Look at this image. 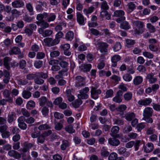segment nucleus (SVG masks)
Listing matches in <instances>:
<instances>
[{"mask_svg":"<svg viewBox=\"0 0 160 160\" xmlns=\"http://www.w3.org/2000/svg\"><path fill=\"white\" fill-rule=\"evenodd\" d=\"M47 21L42 20L41 21V28H40L44 29L46 28H48L49 27V24Z\"/></svg>","mask_w":160,"mask_h":160,"instance_id":"56","label":"nucleus"},{"mask_svg":"<svg viewBox=\"0 0 160 160\" xmlns=\"http://www.w3.org/2000/svg\"><path fill=\"white\" fill-rule=\"evenodd\" d=\"M60 48L64 51V54L67 56H69L71 55V53L68 50L70 48V45L68 43H66L62 44L60 46Z\"/></svg>","mask_w":160,"mask_h":160,"instance_id":"15","label":"nucleus"},{"mask_svg":"<svg viewBox=\"0 0 160 160\" xmlns=\"http://www.w3.org/2000/svg\"><path fill=\"white\" fill-rule=\"evenodd\" d=\"M38 32L40 34H41L44 37L50 36L53 33V31L52 30L50 29L44 30V29L43 30L41 28L38 29Z\"/></svg>","mask_w":160,"mask_h":160,"instance_id":"8","label":"nucleus"},{"mask_svg":"<svg viewBox=\"0 0 160 160\" xmlns=\"http://www.w3.org/2000/svg\"><path fill=\"white\" fill-rule=\"evenodd\" d=\"M113 94V91L111 89H109L107 90L106 92L105 98H108L110 97H111L112 96Z\"/></svg>","mask_w":160,"mask_h":160,"instance_id":"62","label":"nucleus"},{"mask_svg":"<svg viewBox=\"0 0 160 160\" xmlns=\"http://www.w3.org/2000/svg\"><path fill=\"white\" fill-rule=\"evenodd\" d=\"M123 94V92L120 90L118 91L116 95L112 99V101L117 103H119L122 101V96Z\"/></svg>","mask_w":160,"mask_h":160,"instance_id":"7","label":"nucleus"},{"mask_svg":"<svg viewBox=\"0 0 160 160\" xmlns=\"http://www.w3.org/2000/svg\"><path fill=\"white\" fill-rule=\"evenodd\" d=\"M94 8L93 7H90L88 9L84 8L83 10L84 13L88 14L92 12L93 11Z\"/></svg>","mask_w":160,"mask_h":160,"instance_id":"53","label":"nucleus"},{"mask_svg":"<svg viewBox=\"0 0 160 160\" xmlns=\"http://www.w3.org/2000/svg\"><path fill=\"white\" fill-rule=\"evenodd\" d=\"M111 74V72L110 71L106 72L104 70H101L99 72V75L100 77H102L106 76L107 77H109Z\"/></svg>","mask_w":160,"mask_h":160,"instance_id":"42","label":"nucleus"},{"mask_svg":"<svg viewBox=\"0 0 160 160\" xmlns=\"http://www.w3.org/2000/svg\"><path fill=\"white\" fill-rule=\"evenodd\" d=\"M47 99L45 96H42L39 99V105L40 106H44L47 102Z\"/></svg>","mask_w":160,"mask_h":160,"instance_id":"37","label":"nucleus"},{"mask_svg":"<svg viewBox=\"0 0 160 160\" xmlns=\"http://www.w3.org/2000/svg\"><path fill=\"white\" fill-rule=\"evenodd\" d=\"M101 156L102 157H107L109 155V152L108 149L105 147L102 148L101 151Z\"/></svg>","mask_w":160,"mask_h":160,"instance_id":"28","label":"nucleus"},{"mask_svg":"<svg viewBox=\"0 0 160 160\" xmlns=\"http://www.w3.org/2000/svg\"><path fill=\"white\" fill-rule=\"evenodd\" d=\"M21 112L23 116L28 118L30 116V114L28 111L25 108H22L21 110Z\"/></svg>","mask_w":160,"mask_h":160,"instance_id":"58","label":"nucleus"},{"mask_svg":"<svg viewBox=\"0 0 160 160\" xmlns=\"http://www.w3.org/2000/svg\"><path fill=\"white\" fill-rule=\"evenodd\" d=\"M108 144L112 146H117L120 143L119 140L116 138H110L108 139Z\"/></svg>","mask_w":160,"mask_h":160,"instance_id":"13","label":"nucleus"},{"mask_svg":"<svg viewBox=\"0 0 160 160\" xmlns=\"http://www.w3.org/2000/svg\"><path fill=\"white\" fill-rule=\"evenodd\" d=\"M77 19L79 24L82 25H84L85 24L84 18L80 12L77 13Z\"/></svg>","mask_w":160,"mask_h":160,"instance_id":"21","label":"nucleus"},{"mask_svg":"<svg viewBox=\"0 0 160 160\" xmlns=\"http://www.w3.org/2000/svg\"><path fill=\"white\" fill-rule=\"evenodd\" d=\"M102 1V2L101 3V9L102 10H108L109 8V7L107 4V2L106 1L104 0Z\"/></svg>","mask_w":160,"mask_h":160,"instance_id":"44","label":"nucleus"},{"mask_svg":"<svg viewBox=\"0 0 160 160\" xmlns=\"http://www.w3.org/2000/svg\"><path fill=\"white\" fill-rule=\"evenodd\" d=\"M42 73L36 72L35 73H30L27 75L26 78L29 80L35 79L36 76H39L42 75Z\"/></svg>","mask_w":160,"mask_h":160,"instance_id":"23","label":"nucleus"},{"mask_svg":"<svg viewBox=\"0 0 160 160\" xmlns=\"http://www.w3.org/2000/svg\"><path fill=\"white\" fill-rule=\"evenodd\" d=\"M21 156H22V158L23 160H29L31 158L28 152L26 153H21Z\"/></svg>","mask_w":160,"mask_h":160,"instance_id":"43","label":"nucleus"},{"mask_svg":"<svg viewBox=\"0 0 160 160\" xmlns=\"http://www.w3.org/2000/svg\"><path fill=\"white\" fill-rule=\"evenodd\" d=\"M146 79L150 83H153L157 81V78L154 76V74L150 72L147 74Z\"/></svg>","mask_w":160,"mask_h":160,"instance_id":"12","label":"nucleus"},{"mask_svg":"<svg viewBox=\"0 0 160 160\" xmlns=\"http://www.w3.org/2000/svg\"><path fill=\"white\" fill-rule=\"evenodd\" d=\"M38 72L42 73V75L39 76H36L34 79V82L38 85H42L44 82L43 79H46L48 77V75L47 73H44L42 72Z\"/></svg>","mask_w":160,"mask_h":160,"instance_id":"5","label":"nucleus"},{"mask_svg":"<svg viewBox=\"0 0 160 160\" xmlns=\"http://www.w3.org/2000/svg\"><path fill=\"white\" fill-rule=\"evenodd\" d=\"M119 128L118 126H114L111 129V133L110 134L112 137L115 136V134L118 133L119 131Z\"/></svg>","mask_w":160,"mask_h":160,"instance_id":"27","label":"nucleus"},{"mask_svg":"<svg viewBox=\"0 0 160 160\" xmlns=\"http://www.w3.org/2000/svg\"><path fill=\"white\" fill-rule=\"evenodd\" d=\"M125 46L128 48H130L133 46L135 43V41L134 40L127 39H125Z\"/></svg>","mask_w":160,"mask_h":160,"instance_id":"24","label":"nucleus"},{"mask_svg":"<svg viewBox=\"0 0 160 160\" xmlns=\"http://www.w3.org/2000/svg\"><path fill=\"white\" fill-rule=\"evenodd\" d=\"M147 28L151 32H154L156 31V28L154 26L150 23H148L146 25Z\"/></svg>","mask_w":160,"mask_h":160,"instance_id":"48","label":"nucleus"},{"mask_svg":"<svg viewBox=\"0 0 160 160\" xmlns=\"http://www.w3.org/2000/svg\"><path fill=\"white\" fill-rule=\"evenodd\" d=\"M94 44L100 50V52L103 55L107 54L108 53V45L106 42H102L99 40L94 39Z\"/></svg>","mask_w":160,"mask_h":160,"instance_id":"1","label":"nucleus"},{"mask_svg":"<svg viewBox=\"0 0 160 160\" xmlns=\"http://www.w3.org/2000/svg\"><path fill=\"white\" fill-rule=\"evenodd\" d=\"M12 6L14 8H21L24 6V3L22 0H15L12 2Z\"/></svg>","mask_w":160,"mask_h":160,"instance_id":"11","label":"nucleus"},{"mask_svg":"<svg viewBox=\"0 0 160 160\" xmlns=\"http://www.w3.org/2000/svg\"><path fill=\"white\" fill-rule=\"evenodd\" d=\"M118 153L120 155H122L125 157H129L130 153L129 151H126V149L124 147H121L118 150Z\"/></svg>","mask_w":160,"mask_h":160,"instance_id":"17","label":"nucleus"},{"mask_svg":"<svg viewBox=\"0 0 160 160\" xmlns=\"http://www.w3.org/2000/svg\"><path fill=\"white\" fill-rule=\"evenodd\" d=\"M153 112L152 109L150 107L146 108L143 110V117L152 116Z\"/></svg>","mask_w":160,"mask_h":160,"instance_id":"19","label":"nucleus"},{"mask_svg":"<svg viewBox=\"0 0 160 160\" xmlns=\"http://www.w3.org/2000/svg\"><path fill=\"white\" fill-rule=\"evenodd\" d=\"M26 8L29 12L30 13V15L34 14L32 6L30 3H28L26 5Z\"/></svg>","mask_w":160,"mask_h":160,"instance_id":"50","label":"nucleus"},{"mask_svg":"<svg viewBox=\"0 0 160 160\" xmlns=\"http://www.w3.org/2000/svg\"><path fill=\"white\" fill-rule=\"evenodd\" d=\"M23 97L25 99H28L31 96V93L28 91H24L22 93Z\"/></svg>","mask_w":160,"mask_h":160,"instance_id":"45","label":"nucleus"},{"mask_svg":"<svg viewBox=\"0 0 160 160\" xmlns=\"http://www.w3.org/2000/svg\"><path fill=\"white\" fill-rule=\"evenodd\" d=\"M82 103V101L81 100H77L75 101L73 104V105L74 107L77 108L79 107Z\"/></svg>","mask_w":160,"mask_h":160,"instance_id":"64","label":"nucleus"},{"mask_svg":"<svg viewBox=\"0 0 160 160\" xmlns=\"http://www.w3.org/2000/svg\"><path fill=\"white\" fill-rule=\"evenodd\" d=\"M133 24L138 29H136L135 30L134 32L135 34L142 33L144 32V29L143 28L144 25L143 22L136 20L133 22Z\"/></svg>","mask_w":160,"mask_h":160,"instance_id":"4","label":"nucleus"},{"mask_svg":"<svg viewBox=\"0 0 160 160\" xmlns=\"http://www.w3.org/2000/svg\"><path fill=\"white\" fill-rule=\"evenodd\" d=\"M11 60V58L8 57H6L3 59L4 65L8 70L10 69V67L9 64V62Z\"/></svg>","mask_w":160,"mask_h":160,"instance_id":"30","label":"nucleus"},{"mask_svg":"<svg viewBox=\"0 0 160 160\" xmlns=\"http://www.w3.org/2000/svg\"><path fill=\"white\" fill-rule=\"evenodd\" d=\"M121 57L118 55H115L112 57L111 59L112 63L111 66L113 67H115L117 66V62L121 59Z\"/></svg>","mask_w":160,"mask_h":160,"instance_id":"18","label":"nucleus"},{"mask_svg":"<svg viewBox=\"0 0 160 160\" xmlns=\"http://www.w3.org/2000/svg\"><path fill=\"white\" fill-rule=\"evenodd\" d=\"M124 14V12L122 10H117L114 12L113 16L115 17H119L116 20V21L119 23L125 19V17L123 16Z\"/></svg>","mask_w":160,"mask_h":160,"instance_id":"6","label":"nucleus"},{"mask_svg":"<svg viewBox=\"0 0 160 160\" xmlns=\"http://www.w3.org/2000/svg\"><path fill=\"white\" fill-rule=\"evenodd\" d=\"M135 115L133 112H129L125 115V118L128 121H130L135 118Z\"/></svg>","mask_w":160,"mask_h":160,"instance_id":"26","label":"nucleus"},{"mask_svg":"<svg viewBox=\"0 0 160 160\" xmlns=\"http://www.w3.org/2000/svg\"><path fill=\"white\" fill-rule=\"evenodd\" d=\"M101 91L100 90L97 89L95 88L92 87L91 91V96L92 98L96 99L98 98V95L101 94Z\"/></svg>","mask_w":160,"mask_h":160,"instance_id":"9","label":"nucleus"},{"mask_svg":"<svg viewBox=\"0 0 160 160\" xmlns=\"http://www.w3.org/2000/svg\"><path fill=\"white\" fill-rule=\"evenodd\" d=\"M132 93L131 92H128L124 94L123 97L125 101H129L132 99Z\"/></svg>","mask_w":160,"mask_h":160,"instance_id":"38","label":"nucleus"},{"mask_svg":"<svg viewBox=\"0 0 160 160\" xmlns=\"http://www.w3.org/2000/svg\"><path fill=\"white\" fill-rule=\"evenodd\" d=\"M86 81V77L80 75L77 76L74 78V86L76 88L79 89L85 85Z\"/></svg>","mask_w":160,"mask_h":160,"instance_id":"2","label":"nucleus"},{"mask_svg":"<svg viewBox=\"0 0 160 160\" xmlns=\"http://www.w3.org/2000/svg\"><path fill=\"white\" fill-rule=\"evenodd\" d=\"M127 108V107L126 105L121 104L116 108V110L118 112H123Z\"/></svg>","mask_w":160,"mask_h":160,"instance_id":"41","label":"nucleus"},{"mask_svg":"<svg viewBox=\"0 0 160 160\" xmlns=\"http://www.w3.org/2000/svg\"><path fill=\"white\" fill-rule=\"evenodd\" d=\"M35 106V103L34 101L32 100L29 101L26 105V108L28 109L31 110L34 108Z\"/></svg>","mask_w":160,"mask_h":160,"instance_id":"36","label":"nucleus"},{"mask_svg":"<svg viewBox=\"0 0 160 160\" xmlns=\"http://www.w3.org/2000/svg\"><path fill=\"white\" fill-rule=\"evenodd\" d=\"M45 137L43 134H40L38 138L37 141L38 143H42L45 141Z\"/></svg>","mask_w":160,"mask_h":160,"instance_id":"59","label":"nucleus"},{"mask_svg":"<svg viewBox=\"0 0 160 160\" xmlns=\"http://www.w3.org/2000/svg\"><path fill=\"white\" fill-rule=\"evenodd\" d=\"M52 40V38H46L43 40V41L47 46L48 47H51V42Z\"/></svg>","mask_w":160,"mask_h":160,"instance_id":"57","label":"nucleus"},{"mask_svg":"<svg viewBox=\"0 0 160 160\" xmlns=\"http://www.w3.org/2000/svg\"><path fill=\"white\" fill-rule=\"evenodd\" d=\"M11 93V92L10 91L7 89H5L3 91L2 94L4 97L7 98L8 99L9 98H12L10 97Z\"/></svg>","mask_w":160,"mask_h":160,"instance_id":"51","label":"nucleus"},{"mask_svg":"<svg viewBox=\"0 0 160 160\" xmlns=\"http://www.w3.org/2000/svg\"><path fill=\"white\" fill-rule=\"evenodd\" d=\"M152 99L151 98H145L139 100L138 102V104L139 106H146L149 105L152 102Z\"/></svg>","mask_w":160,"mask_h":160,"instance_id":"10","label":"nucleus"},{"mask_svg":"<svg viewBox=\"0 0 160 160\" xmlns=\"http://www.w3.org/2000/svg\"><path fill=\"white\" fill-rule=\"evenodd\" d=\"M41 112L43 116H46L48 114L49 109L47 107L45 106L42 109Z\"/></svg>","mask_w":160,"mask_h":160,"instance_id":"60","label":"nucleus"},{"mask_svg":"<svg viewBox=\"0 0 160 160\" xmlns=\"http://www.w3.org/2000/svg\"><path fill=\"white\" fill-rule=\"evenodd\" d=\"M121 48V45L119 42H116L113 47V49L114 52L119 51Z\"/></svg>","mask_w":160,"mask_h":160,"instance_id":"49","label":"nucleus"},{"mask_svg":"<svg viewBox=\"0 0 160 160\" xmlns=\"http://www.w3.org/2000/svg\"><path fill=\"white\" fill-rule=\"evenodd\" d=\"M89 89L88 87H85L79 91V94L78 95L79 99H86L89 97Z\"/></svg>","mask_w":160,"mask_h":160,"instance_id":"3","label":"nucleus"},{"mask_svg":"<svg viewBox=\"0 0 160 160\" xmlns=\"http://www.w3.org/2000/svg\"><path fill=\"white\" fill-rule=\"evenodd\" d=\"M120 27L122 29L127 30L130 28V26L128 22L125 21L121 24Z\"/></svg>","mask_w":160,"mask_h":160,"instance_id":"39","label":"nucleus"},{"mask_svg":"<svg viewBox=\"0 0 160 160\" xmlns=\"http://www.w3.org/2000/svg\"><path fill=\"white\" fill-rule=\"evenodd\" d=\"M46 15H47L46 12L38 14L37 16V19L39 21H42L43 18H46Z\"/></svg>","mask_w":160,"mask_h":160,"instance_id":"55","label":"nucleus"},{"mask_svg":"<svg viewBox=\"0 0 160 160\" xmlns=\"http://www.w3.org/2000/svg\"><path fill=\"white\" fill-rule=\"evenodd\" d=\"M65 130L69 133H73L75 132V130L73 128V126L72 125H69L65 127Z\"/></svg>","mask_w":160,"mask_h":160,"instance_id":"35","label":"nucleus"},{"mask_svg":"<svg viewBox=\"0 0 160 160\" xmlns=\"http://www.w3.org/2000/svg\"><path fill=\"white\" fill-rule=\"evenodd\" d=\"M92 68V65L90 64H83L79 67L80 70L84 72H89Z\"/></svg>","mask_w":160,"mask_h":160,"instance_id":"16","label":"nucleus"},{"mask_svg":"<svg viewBox=\"0 0 160 160\" xmlns=\"http://www.w3.org/2000/svg\"><path fill=\"white\" fill-rule=\"evenodd\" d=\"M153 148V144L151 143H147L144 148V151L147 153L151 152Z\"/></svg>","mask_w":160,"mask_h":160,"instance_id":"25","label":"nucleus"},{"mask_svg":"<svg viewBox=\"0 0 160 160\" xmlns=\"http://www.w3.org/2000/svg\"><path fill=\"white\" fill-rule=\"evenodd\" d=\"M74 37V33L72 31H70L68 32L65 35L66 39L67 40L71 41Z\"/></svg>","mask_w":160,"mask_h":160,"instance_id":"31","label":"nucleus"},{"mask_svg":"<svg viewBox=\"0 0 160 160\" xmlns=\"http://www.w3.org/2000/svg\"><path fill=\"white\" fill-rule=\"evenodd\" d=\"M122 78L126 82H130L132 80V77L131 75L126 73L123 76Z\"/></svg>","mask_w":160,"mask_h":160,"instance_id":"47","label":"nucleus"},{"mask_svg":"<svg viewBox=\"0 0 160 160\" xmlns=\"http://www.w3.org/2000/svg\"><path fill=\"white\" fill-rule=\"evenodd\" d=\"M20 52V50L19 48L18 47H14L10 51L9 54L10 55L18 54H19Z\"/></svg>","mask_w":160,"mask_h":160,"instance_id":"29","label":"nucleus"},{"mask_svg":"<svg viewBox=\"0 0 160 160\" xmlns=\"http://www.w3.org/2000/svg\"><path fill=\"white\" fill-rule=\"evenodd\" d=\"M16 113L14 112L10 113L8 116V121L9 123L12 122L14 120V118L16 117Z\"/></svg>","mask_w":160,"mask_h":160,"instance_id":"32","label":"nucleus"},{"mask_svg":"<svg viewBox=\"0 0 160 160\" xmlns=\"http://www.w3.org/2000/svg\"><path fill=\"white\" fill-rule=\"evenodd\" d=\"M43 62L42 61L38 60L36 61L34 63L35 67L37 68H39L42 65Z\"/></svg>","mask_w":160,"mask_h":160,"instance_id":"54","label":"nucleus"},{"mask_svg":"<svg viewBox=\"0 0 160 160\" xmlns=\"http://www.w3.org/2000/svg\"><path fill=\"white\" fill-rule=\"evenodd\" d=\"M0 104L2 105H4L6 104L7 102L9 103H11L13 102V98H9L7 99H3L2 100H0Z\"/></svg>","mask_w":160,"mask_h":160,"instance_id":"40","label":"nucleus"},{"mask_svg":"<svg viewBox=\"0 0 160 160\" xmlns=\"http://www.w3.org/2000/svg\"><path fill=\"white\" fill-rule=\"evenodd\" d=\"M104 66L105 63L104 60L102 58L100 59L97 68L99 69H101L103 68Z\"/></svg>","mask_w":160,"mask_h":160,"instance_id":"52","label":"nucleus"},{"mask_svg":"<svg viewBox=\"0 0 160 160\" xmlns=\"http://www.w3.org/2000/svg\"><path fill=\"white\" fill-rule=\"evenodd\" d=\"M8 154L10 156L13 157L17 159H19L21 158L20 154L14 150L9 151Z\"/></svg>","mask_w":160,"mask_h":160,"instance_id":"20","label":"nucleus"},{"mask_svg":"<svg viewBox=\"0 0 160 160\" xmlns=\"http://www.w3.org/2000/svg\"><path fill=\"white\" fill-rule=\"evenodd\" d=\"M108 160H116L118 154L116 152H112L108 156Z\"/></svg>","mask_w":160,"mask_h":160,"instance_id":"46","label":"nucleus"},{"mask_svg":"<svg viewBox=\"0 0 160 160\" xmlns=\"http://www.w3.org/2000/svg\"><path fill=\"white\" fill-rule=\"evenodd\" d=\"M51 128L50 126L47 123L43 124L39 126L38 127V129L41 131L47 129H49Z\"/></svg>","mask_w":160,"mask_h":160,"instance_id":"34","label":"nucleus"},{"mask_svg":"<svg viewBox=\"0 0 160 160\" xmlns=\"http://www.w3.org/2000/svg\"><path fill=\"white\" fill-rule=\"evenodd\" d=\"M137 70L140 72L144 73L146 71V68L144 66L139 65L137 67Z\"/></svg>","mask_w":160,"mask_h":160,"instance_id":"61","label":"nucleus"},{"mask_svg":"<svg viewBox=\"0 0 160 160\" xmlns=\"http://www.w3.org/2000/svg\"><path fill=\"white\" fill-rule=\"evenodd\" d=\"M142 54L144 57L150 59L154 57L152 54L148 52H143Z\"/></svg>","mask_w":160,"mask_h":160,"instance_id":"63","label":"nucleus"},{"mask_svg":"<svg viewBox=\"0 0 160 160\" xmlns=\"http://www.w3.org/2000/svg\"><path fill=\"white\" fill-rule=\"evenodd\" d=\"M143 78L142 76H138L135 77L133 80V84L136 86L139 85L142 82Z\"/></svg>","mask_w":160,"mask_h":160,"instance_id":"22","label":"nucleus"},{"mask_svg":"<svg viewBox=\"0 0 160 160\" xmlns=\"http://www.w3.org/2000/svg\"><path fill=\"white\" fill-rule=\"evenodd\" d=\"M46 15V21L48 22L54 21L56 18V16L53 13H47Z\"/></svg>","mask_w":160,"mask_h":160,"instance_id":"14","label":"nucleus"},{"mask_svg":"<svg viewBox=\"0 0 160 160\" xmlns=\"http://www.w3.org/2000/svg\"><path fill=\"white\" fill-rule=\"evenodd\" d=\"M128 7V12H132L136 8V5L133 3L130 2L127 4Z\"/></svg>","mask_w":160,"mask_h":160,"instance_id":"33","label":"nucleus"}]
</instances>
